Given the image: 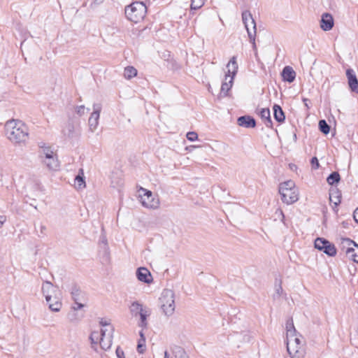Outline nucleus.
I'll return each instance as SVG.
<instances>
[{
	"label": "nucleus",
	"mask_w": 358,
	"mask_h": 358,
	"mask_svg": "<svg viewBox=\"0 0 358 358\" xmlns=\"http://www.w3.org/2000/svg\"><path fill=\"white\" fill-rule=\"evenodd\" d=\"M102 106L100 103H95L93 104V113L94 115L97 117V115H100L101 111Z\"/></svg>",
	"instance_id": "nucleus-39"
},
{
	"label": "nucleus",
	"mask_w": 358,
	"mask_h": 358,
	"mask_svg": "<svg viewBox=\"0 0 358 358\" xmlns=\"http://www.w3.org/2000/svg\"><path fill=\"white\" fill-rule=\"evenodd\" d=\"M205 3V0H191V9L197 10L201 8Z\"/></svg>",
	"instance_id": "nucleus-33"
},
{
	"label": "nucleus",
	"mask_w": 358,
	"mask_h": 358,
	"mask_svg": "<svg viewBox=\"0 0 358 358\" xmlns=\"http://www.w3.org/2000/svg\"><path fill=\"white\" fill-rule=\"evenodd\" d=\"M303 101L304 102V103H305L306 106L307 108H309L308 104V102H310V100H309V99H306V98H303Z\"/></svg>",
	"instance_id": "nucleus-53"
},
{
	"label": "nucleus",
	"mask_w": 358,
	"mask_h": 358,
	"mask_svg": "<svg viewBox=\"0 0 358 358\" xmlns=\"http://www.w3.org/2000/svg\"><path fill=\"white\" fill-rule=\"evenodd\" d=\"M4 128L6 137L14 144L24 143L29 138L27 126L20 120H8Z\"/></svg>",
	"instance_id": "nucleus-1"
},
{
	"label": "nucleus",
	"mask_w": 358,
	"mask_h": 358,
	"mask_svg": "<svg viewBox=\"0 0 358 358\" xmlns=\"http://www.w3.org/2000/svg\"><path fill=\"white\" fill-rule=\"evenodd\" d=\"M114 331L113 327H110V329H101L100 332L94 331L90 336L92 348L95 351L97 350L96 345L99 343L102 350L106 351L110 348L112 345L113 333Z\"/></svg>",
	"instance_id": "nucleus-2"
},
{
	"label": "nucleus",
	"mask_w": 358,
	"mask_h": 358,
	"mask_svg": "<svg viewBox=\"0 0 358 358\" xmlns=\"http://www.w3.org/2000/svg\"><path fill=\"white\" fill-rule=\"evenodd\" d=\"M147 7L142 1H135L125 8L127 18L134 23L141 21L145 16Z\"/></svg>",
	"instance_id": "nucleus-4"
},
{
	"label": "nucleus",
	"mask_w": 358,
	"mask_h": 358,
	"mask_svg": "<svg viewBox=\"0 0 358 358\" xmlns=\"http://www.w3.org/2000/svg\"><path fill=\"white\" fill-rule=\"evenodd\" d=\"M280 215L282 216L281 220L283 222V220L285 219V215H284L282 210H280Z\"/></svg>",
	"instance_id": "nucleus-54"
},
{
	"label": "nucleus",
	"mask_w": 358,
	"mask_h": 358,
	"mask_svg": "<svg viewBox=\"0 0 358 358\" xmlns=\"http://www.w3.org/2000/svg\"><path fill=\"white\" fill-rule=\"evenodd\" d=\"M96 1L102 2L103 0H95Z\"/></svg>",
	"instance_id": "nucleus-60"
},
{
	"label": "nucleus",
	"mask_w": 358,
	"mask_h": 358,
	"mask_svg": "<svg viewBox=\"0 0 358 358\" xmlns=\"http://www.w3.org/2000/svg\"><path fill=\"white\" fill-rule=\"evenodd\" d=\"M294 166L296 167L295 164H293L292 169H294Z\"/></svg>",
	"instance_id": "nucleus-62"
},
{
	"label": "nucleus",
	"mask_w": 358,
	"mask_h": 358,
	"mask_svg": "<svg viewBox=\"0 0 358 358\" xmlns=\"http://www.w3.org/2000/svg\"><path fill=\"white\" fill-rule=\"evenodd\" d=\"M300 337H301V335H299V336H298L296 333L293 334V335L287 336V343H291V344L303 345Z\"/></svg>",
	"instance_id": "nucleus-30"
},
{
	"label": "nucleus",
	"mask_w": 358,
	"mask_h": 358,
	"mask_svg": "<svg viewBox=\"0 0 358 358\" xmlns=\"http://www.w3.org/2000/svg\"><path fill=\"white\" fill-rule=\"evenodd\" d=\"M279 193L281 196V200L283 203L287 204H292L296 202L298 200V194L296 192L295 189H289L287 188L282 190H279Z\"/></svg>",
	"instance_id": "nucleus-10"
},
{
	"label": "nucleus",
	"mask_w": 358,
	"mask_h": 358,
	"mask_svg": "<svg viewBox=\"0 0 358 358\" xmlns=\"http://www.w3.org/2000/svg\"><path fill=\"white\" fill-rule=\"evenodd\" d=\"M310 164L313 169H317L320 167V163L318 159L316 157H313L311 159Z\"/></svg>",
	"instance_id": "nucleus-42"
},
{
	"label": "nucleus",
	"mask_w": 358,
	"mask_h": 358,
	"mask_svg": "<svg viewBox=\"0 0 358 358\" xmlns=\"http://www.w3.org/2000/svg\"><path fill=\"white\" fill-rule=\"evenodd\" d=\"M334 27V19L331 14L325 13L322 14L320 21V27L324 31H329Z\"/></svg>",
	"instance_id": "nucleus-16"
},
{
	"label": "nucleus",
	"mask_w": 358,
	"mask_h": 358,
	"mask_svg": "<svg viewBox=\"0 0 358 358\" xmlns=\"http://www.w3.org/2000/svg\"><path fill=\"white\" fill-rule=\"evenodd\" d=\"M282 288L281 285H280L278 286V287H277V288H276V293H277L278 295H280V294H281V293H282Z\"/></svg>",
	"instance_id": "nucleus-51"
},
{
	"label": "nucleus",
	"mask_w": 358,
	"mask_h": 358,
	"mask_svg": "<svg viewBox=\"0 0 358 358\" xmlns=\"http://www.w3.org/2000/svg\"><path fill=\"white\" fill-rule=\"evenodd\" d=\"M85 107L83 105L78 106L76 107V113L79 115L82 116L85 113Z\"/></svg>",
	"instance_id": "nucleus-41"
},
{
	"label": "nucleus",
	"mask_w": 358,
	"mask_h": 358,
	"mask_svg": "<svg viewBox=\"0 0 358 358\" xmlns=\"http://www.w3.org/2000/svg\"><path fill=\"white\" fill-rule=\"evenodd\" d=\"M228 71L224 76V79L222 83L220 90H231L233 86L234 76L238 71V64L236 57L233 56L227 65Z\"/></svg>",
	"instance_id": "nucleus-7"
},
{
	"label": "nucleus",
	"mask_w": 358,
	"mask_h": 358,
	"mask_svg": "<svg viewBox=\"0 0 358 358\" xmlns=\"http://www.w3.org/2000/svg\"><path fill=\"white\" fill-rule=\"evenodd\" d=\"M31 188L33 189V190L35 192L34 194L35 196H38V194L40 192H43V186L41 185V183H39L38 182H34L32 185Z\"/></svg>",
	"instance_id": "nucleus-37"
},
{
	"label": "nucleus",
	"mask_w": 358,
	"mask_h": 358,
	"mask_svg": "<svg viewBox=\"0 0 358 358\" xmlns=\"http://www.w3.org/2000/svg\"><path fill=\"white\" fill-rule=\"evenodd\" d=\"M53 154H55V152H53V150L51 149V147L50 146L48 148H45V149L40 150V151L38 152V157H39L40 161H42L44 159H45L48 157H50Z\"/></svg>",
	"instance_id": "nucleus-28"
},
{
	"label": "nucleus",
	"mask_w": 358,
	"mask_h": 358,
	"mask_svg": "<svg viewBox=\"0 0 358 358\" xmlns=\"http://www.w3.org/2000/svg\"><path fill=\"white\" fill-rule=\"evenodd\" d=\"M75 186L77 189H83L85 187L84 172L82 169L79 170L78 174L75 178Z\"/></svg>",
	"instance_id": "nucleus-22"
},
{
	"label": "nucleus",
	"mask_w": 358,
	"mask_h": 358,
	"mask_svg": "<svg viewBox=\"0 0 358 358\" xmlns=\"http://www.w3.org/2000/svg\"><path fill=\"white\" fill-rule=\"evenodd\" d=\"M314 245L316 249L322 251L329 257H334L336 255L337 250L335 245L324 238H317Z\"/></svg>",
	"instance_id": "nucleus-8"
},
{
	"label": "nucleus",
	"mask_w": 358,
	"mask_h": 358,
	"mask_svg": "<svg viewBox=\"0 0 358 358\" xmlns=\"http://www.w3.org/2000/svg\"><path fill=\"white\" fill-rule=\"evenodd\" d=\"M237 124L245 128H255L257 125L255 119L250 115H243L238 117Z\"/></svg>",
	"instance_id": "nucleus-12"
},
{
	"label": "nucleus",
	"mask_w": 358,
	"mask_h": 358,
	"mask_svg": "<svg viewBox=\"0 0 358 358\" xmlns=\"http://www.w3.org/2000/svg\"><path fill=\"white\" fill-rule=\"evenodd\" d=\"M99 116H100V115H97V117H96V115H94L93 113H92V114L89 118V120H88L90 129L92 131H94L96 129V127L99 124Z\"/></svg>",
	"instance_id": "nucleus-25"
},
{
	"label": "nucleus",
	"mask_w": 358,
	"mask_h": 358,
	"mask_svg": "<svg viewBox=\"0 0 358 358\" xmlns=\"http://www.w3.org/2000/svg\"><path fill=\"white\" fill-rule=\"evenodd\" d=\"M143 309V306L138 301L133 302L130 307V310L134 316H137Z\"/></svg>",
	"instance_id": "nucleus-29"
},
{
	"label": "nucleus",
	"mask_w": 358,
	"mask_h": 358,
	"mask_svg": "<svg viewBox=\"0 0 358 358\" xmlns=\"http://www.w3.org/2000/svg\"><path fill=\"white\" fill-rule=\"evenodd\" d=\"M145 350V343H143L141 340H139L137 345V350L139 353H143Z\"/></svg>",
	"instance_id": "nucleus-43"
},
{
	"label": "nucleus",
	"mask_w": 358,
	"mask_h": 358,
	"mask_svg": "<svg viewBox=\"0 0 358 358\" xmlns=\"http://www.w3.org/2000/svg\"><path fill=\"white\" fill-rule=\"evenodd\" d=\"M285 189V188L287 189H294V183L293 181L292 180H287V181H285L284 182H282L280 184V186H279V190H282V189Z\"/></svg>",
	"instance_id": "nucleus-36"
},
{
	"label": "nucleus",
	"mask_w": 358,
	"mask_h": 358,
	"mask_svg": "<svg viewBox=\"0 0 358 358\" xmlns=\"http://www.w3.org/2000/svg\"><path fill=\"white\" fill-rule=\"evenodd\" d=\"M175 294L173 290L164 289L159 298L161 308L167 316L172 315L175 311Z\"/></svg>",
	"instance_id": "nucleus-6"
},
{
	"label": "nucleus",
	"mask_w": 358,
	"mask_h": 358,
	"mask_svg": "<svg viewBox=\"0 0 358 358\" xmlns=\"http://www.w3.org/2000/svg\"><path fill=\"white\" fill-rule=\"evenodd\" d=\"M144 194L141 196V203L142 205L148 208L156 209L159 206V200L152 192L146 189H141Z\"/></svg>",
	"instance_id": "nucleus-9"
},
{
	"label": "nucleus",
	"mask_w": 358,
	"mask_h": 358,
	"mask_svg": "<svg viewBox=\"0 0 358 358\" xmlns=\"http://www.w3.org/2000/svg\"><path fill=\"white\" fill-rule=\"evenodd\" d=\"M150 312L148 309H143L142 312H140L138 315L140 316V322L138 324L139 327L142 328H146L147 323V317L150 315Z\"/></svg>",
	"instance_id": "nucleus-23"
},
{
	"label": "nucleus",
	"mask_w": 358,
	"mask_h": 358,
	"mask_svg": "<svg viewBox=\"0 0 358 358\" xmlns=\"http://www.w3.org/2000/svg\"><path fill=\"white\" fill-rule=\"evenodd\" d=\"M273 110L274 119L279 123L284 122L285 115L282 108L279 105L275 104L273 107Z\"/></svg>",
	"instance_id": "nucleus-20"
},
{
	"label": "nucleus",
	"mask_w": 358,
	"mask_h": 358,
	"mask_svg": "<svg viewBox=\"0 0 358 358\" xmlns=\"http://www.w3.org/2000/svg\"><path fill=\"white\" fill-rule=\"evenodd\" d=\"M287 336L293 335L296 333V330L294 326L292 318L287 320L286 322Z\"/></svg>",
	"instance_id": "nucleus-32"
},
{
	"label": "nucleus",
	"mask_w": 358,
	"mask_h": 358,
	"mask_svg": "<svg viewBox=\"0 0 358 358\" xmlns=\"http://www.w3.org/2000/svg\"><path fill=\"white\" fill-rule=\"evenodd\" d=\"M38 147L40 148L41 150H43V149H45V148H48L49 147L48 145H46L45 143H44V142H39L38 143Z\"/></svg>",
	"instance_id": "nucleus-48"
},
{
	"label": "nucleus",
	"mask_w": 358,
	"mask_h": 358,
	"mask_svg": "<svg viewBox=\"0 0 358 358\" xmlns=\"http://www.w3.org/2000/svg\"><path fill=\"white\" fill-rule=\"evenodd\" d=\"M99 324L102 327H109V329H108V330H110V327H112L110 325V321L107 320L106 319H103V318L101 319V320L99 321Z\"/></svg>",
	"instance_id": "nucleus-44"
},
{
	"label": "nucleus",
	"mask_w": 358,
	"mask_h": 358,
	"mask_svg": "<svg viewBox=\"0 0 358 358\" xmlns=\"http://www.w3.org/2000/svg\"><path fill=\"white\" fill-rule=\"evenodd\" d=\"M186 136L189 141H194L198 138V134L194 131L187 132Z\"/></svg>",
	"instance_id": "nucleus-40"
},
{
	"label": "nucleus",
	"mask_w": 358,
	"mask_h": 358,
	"mask_svg": "<svg viewBox=\"0 0 358 358\" xmlns=\"http://www.w3.org/2000/svg\"><path fill=\"white\" fill-rule=\"evenodd\" d=\"M137 75V70L134 66H128L124 68V77L127 79H131Z\"/></svg>",
	"instance_id": "nucleus-26"
},
{
	"label": "nucleus",
	"mask_w": 358,
	"mask_h": 358,
	"mask_svg": "<svg viewBox=\"0 0 358 358\" xmlns=\"http://www.w3.org/2000/svg\"><path fill=\"white\" fill-rule=\"evenodd\" d=\"M55 302V295L52 296V303H54Z\"/></svg>",
	"instance_id": "nucleus-58"
},
{
	"label": "nucleus",
	"mask_w": 358,
	"mask_h": 358,
	"mask_svg": "<svg viewBox=\"0 0 358 358\" xmlns=\"http://www.w3.org/2000/svg\"><path fill=\"white\" fill-rule=\"evenodd\" d=\"M67 132L64 131V134L66 135L69 138H73L74 134V126L72 124H68Z\"/></svg>",
	"instance_id": "nucleus-38"
},
{
	"label": "nucleus",
	"mask_w": 358,
	"mask_h": 358,
	"mask_svg": "<svg viewBox=\"0 0 358 358\" xmlns=\"http://www.w3.org/2000/svg\"><path fill=\"white\" fill-rule=\"evenodd\" d=\"M45 231H46V227L44 225H41V233L45 234Z\"/></svg>",
	"instance_id": "nucleus-52"
},
{
	"label": "nucleus",
	"mask_w": 358,
	"mask_h": 358,
	"mask_svg": "<svg viewBox=\"0 0 358 358\" xmlns=\"http://www.w3.org/2000/svg\"><path fill=\"white\" fill-rule=\"evenodd\" d=\"M319 129L324 134H328L330 131V126L327 124L325 120L319 121Z\"/></svg>",
	"instance_id": "nucleus-31"
},
{
	"label": "nucleus",
	"mask_w": 358,
	"mask_h": 358,
	"mask_svg": "<svg viewBox=\"0 0 358 358\" xmlns=\"http://www.w3.org/2000/svg\"><path fill=\"white\" fill-rule=\"evenodd\" d=\"M353 218L354 220L358 224V207L354 211Z\"/></svg>",
	"instance_id": "nucleus-47"
},
{
	"label": "nucleus",
	"mask_w": 358,
	"mask_h": 358,
	"mask_svg": "<svg viewBox=\"0 0 358 358\" xmlns=\"http://www.w3.org/2000/svg\"><path fill=\"white\" fill-rule=\"evenodd\" d=\"M30 205H31V206H34V208H36V209L37 208H36V206H34V203H30Z\"/></svg>",
	"instance_id": "nucleus-59"
},
{
	"label": "nucleus",
	"mask_w": 358,
	"mask_h": 358,
	"mask_svg": "<svg viewBox=\"0 0 358 358\" xmlns=\"http://www.w3.org/2000/svg\"><path fill=\"white\" fill-rule=\"evenodd\" d=\"M116 355L118 358H125L124 351L120 347H117L115 350Z\"/></svg>",
	"instance_id": "nucleus-45"
},
{
	"label": "nucleus",
	"mask_w": 358,
	"mask_h": 358,
	"mask_svg": "<svg viewBox=\"0 0 358 358\" xmlns=\"http://www.w3.org/2000/svg\"><path fill=\"white\" fill-rule=\"evenodd\" d=\"M287 350L291 358H303L305 352L303 345L287 343Z\"/></svg>",
	"instance_id": "nucleus-11"
},
{
	"label": "nucleus",
	"mask_w": 358,
	"mask_h": 358,
	"mask_svg": "<svg viewBox=\"0 0 358 358\" xmlns=\"http://www.w3.org/2000/svg\"><path fill=\"white\" fill-rule=\"evenodd\" d=\"M293 140L294 141V142L297 141V136L296 133L293 134Z\"/></svg>",
	"instance_id": "nucleus-56"
},
{
	"label": "nucleus",
	"mask_w": 358,
	"mask_h": 358,
	"mask_svg": "<svg viewBox=\"0 0 358 358\" xmlns=\"http://www.w3.org/2000/svg\"><path fill=\"white\" fill-rule=\"evenodd\" d=\"M281 76L284 81L290 83L295 80L296 72L294 71L292 67L289 66H286L283 68L281 72Z\"/></svg>",
	"instance_id": "nucleus-17"
},
{
	"label": "nucleus",
	"mask_w": 358,
	"mask_h": 358,
	"mask_svg": "<svg viewBox=\"0 0 358 358\" xmlns=\"http://www.w3.org/2000/svg\"><path fill=\"white\" fill-rule=\"evenodd\" d=\"M242 20L247 30L250 42L252 44V49L255 56L257 55V45L255 43L257 27L255 20L249 10H244L242 13Z\"/></svg>",
	"instance_id": "nucleus-5"
},
{
	"label": "nucleus",
	"mask_w": 358,
	"mask_h": 358,
	"mask_svg": "<svg viewBox=\"0 0 358 358\" xmlns=\"http://www.w3.org/2000/svg\"><path fill=\"white\" fill-rule=\"evenodd\" d=\"M164 358H170V355L166 350L164 352Z\"/></svg>",
	"instance_id": "nucleus-55"
},
{
	"label": "nucleus",
	"mask_w": 358,
	"mask_h": 358,
	"mask_svg": "<svg viewBox=\"0 0 358 358\" xmlns=\"http://www.w3.org/2000/svg\"><path fill=\"white\" fill-rule=\"evenodd\" d=\"M342 224H343V227H345V228H347L348 227V222H342Z\"/></svg>",
	"instance_id": "nucleus-57"
},
{
	"label": "nucleus",
	"mask_w": 358,
	"mask_h": 358,
	"mask_svg": "<svg viewBox=\"0 0 358 358\" xmlns=\"http://www.w3.org/2000/svg\"><path fill=\"white\" fill-rule=\"evenodd\" d=\"M256 113L260 116L266 127H272L273 122L271 118L270 110L268 108H257L256 110Z\"/></svg>",
	"instance_id": "nucleus-15"
},
{
	"label": "nucleus",
	"mask_w": 358,
	"mask_h": 358,
	"mask_svg": "<svg viewBox=\"0 0 358 358\" xmlns=\"http://www.w3.org/2000/svg\"><path fill=\"white\" fill-rule=\"evenodd\" d=\"M70 292L71 294V298L74 301V302H76L80 299L79 296L82 292L79 286H78L76 284H73L71 285Z\"/></svg>",
	"instance_id": "nucleus-24"
},
{
	"label": "nucleus",
	"mask_w": 358,
	"mask_h": 358,
	"mask_svg": "<svg viewBox=\"0 0 358 358\" xmlns=\"http://www.w3.org/2000/svg\"><path fill=\"white\" fill-rule=\"evenodd\" d=\"M355 250L352 247H348L346 250V254L350 255L355 262L358 263V252L355 253Z\"/></svg>",
	"instance_id": "nucleus-35"
},
{
	"label": "nucleus",
	"mask_w": 358,
	"mask_h": 358,
	"mask_svg": "<svg viewBox=\"0 0 358 358\" xmlns=\"http://www.w3.org/2000/svg\"><path fill=\"white\" fill-rule=\"evenodd\" d=\"M136 277L141 282L150 283L152 281V277L150 272L145 267H140L136 270Z\"/></svg>",
	"instance_id": "nucleus-13"
},
{
	"label": "nucleus",
	"mask_w": 358,
	"mask_h": 358,
	"mask_svg": "<svg viewBox=\"0 0 358 358\" xmlns=\"http://www.w3.org/2000/svg\"><path fill=\"white\" fill-rule=\"evenodd\" d=\"M340 180L341 176L337 171L332 172L327 178V181L330 185H334V184L339 182Z\"/></svg>",
	"instance_id": "nucleus-27"
},
{
	"label": "nucleus",
	"mask_w": 358,
	"mask_h": 358,
	"mask_svg": "<svg viewBox=\"0 0 358 358\" xmlns=\"http://www.w3.org/2000/svg\"><path fill=\"white\" fill-rule=\"evenodd\" d=\"M41 162L50 171H56L59 167V163L56 154H53L50 157L44 159Z\"/></svg>",
	"instance_id": "nucleus-14"
},
{
	"label": "nucleus",
	"mask_w": 358,
	"mask_h": 358,
	"mask_svg": "<svg viewBox=\"0 0 358 358\" xmlns=\"http://www.w3.org/2000/svg\"><path fill=\"white\" fill-rule=\"evenodd\" d=\"M217 92L215 94L213 92H212L213 96L216 97L217 100H221L224 97H227L230 96V91H215Z\"/></svg>",
	"instance_id": "nucleus-34"
},
{
	"label": "nucleus",
	"mask_w": 358,
	"mask_h": 358,
	"mask_svg": "<svg viewBox=\"0 0 358 358\" xmlns=\"http://www.w3.org/2000/svg\"><path fill=\"white\" fill-rule=\"evenodd\" d=\"M294 166L296 167L295 164H293L292 169H294Z\"/></svg>",
	"instance_id": "nucleus-61"
},
{
	"label": "nucleus",
	"mask_w": 358,
	"mask_h": 358,
	"mask_svg": "<svg viewBox=\"0 0 358 358\" xmlns=\"http://www.w3.org/2000/svg\"><path fill=\"white\" fill-rule=\"evenodd\" d=\"M41 292L49 308L53 312H59L62 303L57 296L58 288L55 287L51 282L46 280L42 285Z\"/></svg>",
	"instance_id": "nucleus-3"
},
{
	"label": "nucleus",
	"mask_w": 358,
	"mask_h": 358,
	"mask_svg": "<svg viewBox=\"0 0 358 358\" xmlns=\"http://www.w3.org/2000/svg\"><path fill=\"white\" fill-rule=\"evenodd\" d=\"M341 192L336 187H331L329 189V199L337 207L341 202Z\"/></svg>",
	"instance_id": "nucleus-18"
},
{
	"label": "nucleus",
	"mask_w": 358,
	"mask_h": 358,
	"mask_svg": "<svg viewBox=\"0 0 358 358\" xmlns=\"http://www.w3.org/2000/svg\"><path fill=\"white\" fill-rule=\"evenodd\" d=\"M171 352L175 358H189V356L185 350L180 346H173L171 348Z\"/></svg>",
	"instance_id": "nucleus-21"
},
{
	"label": "nucleus",
	"mask_w": 358,
	"mask_h": 358,
	"mask_svg": "<svg viewBox=\"0 0 358 358\" xmlns=\"http://www.w3.org/2000/svg\"><path fill=\"white\" fill-rule=\"evenodd\" d=\"M139 334H140V336H141V339L140 340H141L143 341V343H145V338L144 336V334H143V331H141L139 332Z\"/></svg>",
	"instance_id": "nucleus-50"
},
{
	"label": "nucleus",
	"mask_w": 358,
	"mask_h": 358,
	"mask_svg": "<svg viewBox=\"0 0 358 358\" xmlns=\"http://www.w3.org/2000/svg\"><path fill=\"white\" fill-rule=\"evenodd\" d=\"M346 76L350 90H358V80L354 70L348 69L346 70Z\"/></svg>",
	"instance_id": "nucleus-19"
},
{
	"label": "nucleus",
	"mask_w": 358,
	"mask_h": 358,
	"mask_svg": "<svg viewBox=\"0 0 358 358\" xmlns=\"http://www.w3.org/2000/svg\"><path fill=\"white\" fill-rule=\"evenodd\" d=\"M6 220V218L4 215H0V228L2 227Z\"/></svg>",
	"instance_id": "nucleus-49"
},
{
	"label": "nucleus",
	"mask_w": 358,
	"mask_h": 358,
	"mask_svg": "<svg viewBox=\"0 0 358 358\" xmlns=\"http://www.w3.org/2000/svg\"><path fill=\"white\" fill-rule=\"evenodd\" d=\"M84 307V304L78 303V301L75 302V306H73L72 308L74 310H78L79 309H81Z\"/></svg>",
	"instance_id": "nucleus-46"
}]
</instances>
